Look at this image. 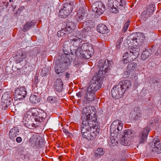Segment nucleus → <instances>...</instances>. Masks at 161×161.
<instances>
[{
  "instance_id": "obj_39",
  "label": "nucleus",
  "mask_w": 161,
  "mask_h": 161,
  "mask_svg": "<svg viewBox=\"0 0 161 161\" xmlns=\"http://www.w3.org/2000/svg\"><path fill=\"white\" fill-rule=\"evenodd\" d=\"M108 4L110 7H112V8H114L115 6L117 7L118 6V4L117 3V2L115 1V0H109Z\"/></svg>"
},
{
  "instance_id": "obj_51",
  "label": "nucleus",
  "mask_w": 161,
  "mask_h": 161,
  "mask_svg": "<svg viewBox=\"0 0 161 161\" xmlns=\"http://www.w3.org/2000/svg\"><path fill=\"white\" fill-rule=\"evenodd\" d=\"M12 0H9V2H12Z\"/></svg>"
},
{
  "instance_id": "obj_4",
  "label": "nucleus",
  "mask_w": 161,
  "mask_h": 161,
  "mask_svg": "<svg viewBox=\"0 0 161 161\" xmlns=\"http://www.w3.org/2000/svg\"><path fill=\"white\" fill-rule=\"evenodd\" d=\"M91 109L93 111L95 109L94 107L92 106H87L83 108L82 110L81 119L91 120L92 122V123H95L97 118L95 115H93V117L92 116L91 117Z\"/></svg>"
},
{
  "instance_id": "obj_14",
  "label": "nucleus",
  "mask_w": 161,
  "mask_h": 161,
  "mask_svg": "<svg viewBox=\"0 0 161 161\" xmlns=\"http://www.w3.org/2000/svg\"><path fill=\"white\" fill-rule=\"evenodd\" d=\"M82 121V124L81 127V133H84L85 131H88L90 132L92 131V128L95 126H99L98 125H89V122H92L88 119H81Z\"/></svg>"
},
{
  "instance_id": "obj_45",
  "label": "nucleus",
  "mask_w": 161,
  "mask_h": 161,
  "mask_svg": "<svg viewBox=\"0 0 161 161\" xmlns=\"http://www.w3.org/2000/svg\"><path fill=\"white\" fill-rule=\"evenodd\" d=\"M22 141V139L20 137H18L16 139V142L18 143L21 142Z\"/></svg>"
},
{
  "instance_id": "obj_17",
  "label": "nucleus",
  "mask_w": 161,
  "mask_h": 161,
  "mask_svg": "<svg viewBox=\"0 0 161 161\" xmlns=\"http://www.w3.org/2000/svg\"><path fill=\"white\" fill-rule=\"evenodd\" d=\"M31 119L27 115L26 113L24 116L22 123L24 126L27 127L31 129V127L35 128L36 125L34 123H32L31 121Z\"/></svg>"
},
{
  "instance_id": "obj_42",
  "label": "nucleus",
  "mask_w": 161,
  "mask_h": 161,
  "mask_svg": "<svg viewBox=\"0 0 161 161\" xmlns=\"http://www.w3.org/2000/svg\"><path fill=\"white\" fill-rule=\"evenodd\" d=\"M130 22L127 21L125 24L123 28V31L124 32H125L128 29L130 25Z\"/></svg>"
},
{
  "instance_id": "obj_52",
  "label": "nucleus",
  "mask_w": 161,
  "mask_h": 161,
  "mask_svg": "<svg viewBox=\"0 0 161 161\" xmlns=\"http://www.w3.org/2000/svg\"><path fill=\"white\" fill-rule=\"evenodd\" d=\"M63 34H63V35L60 34V36H63Z\"/></svg>"
},
{
  "instance_id": "obj_43",
  "label": "nucleus",
  "mask_w": 161,
  "mask_h": 161,
  "mask_svg": "<svg viewBox=\"0 0 161 161\" xmlns=\"http://www.w3.org/2000/svg\"><path fill=\"white\" fill-rule=\"evenodd\" d=\"M63 13H61V10L59 11V15L62 18H66L67 16H69V15H66V14H65V13L66 12L67 13V12L66 11V10L65 11L63 12Z\"/></svg>"
},
{
  "instance_id": "obj_37",
  "label": "nucleus",
  "mask_w": 161,
  "mask_h": 161,
  "mask_svg": "<svg viewBox=\"0 0 161 161\" xmlns=\"http://www.w3.org/2000/svg\"><path fill=\"white\" fill-rule=\"evenodd\" d=\"M85 95V92L83 91H80L76 94V96L79 98V100L82 99L83 103L84 104V96Z\"/></svg>"
},
{
  "instance_id": "obj_41",
  "label": "nucleus",
  "mask_w": 161,
  "mask_h": 161,
  "mask_svg": "<svg viewBox=\"0 0 161 161\" xmlns=\"http://www.w3.org/2000/svg\"><path fill=\"white\" fill-rule=\"evenodd\" d=\"M122 41V39L121 38L119 39L116 42V49H117V50H119L120 49V45Z\"/></svg>"
},
{
  "instance_id": "obj_22",
  "label": "nucleus",
  "mask_w": 161,
  "mask_h": 161,
  "mask_svg": "<svg viewBox=\"0 0 161 161\" xmlns=\"http://www.w3.org/2000/svg\"><path fill=\"white\" fill-rule=\"evenodd\" d=\"M19 130L18 128L17 127H14L10 130L9 132V137L11 140L14 139L16 137Z\"/></svg>"
},
{
  "instance_id": "obj_32",
  "label": "nucleus",
  "mask_w": 161,
  "mask_h": 161,
  "mask_svg": "<svg viewBox=\"0 0 161 161\" xmlns=\"http://www.w3.org/2000/svg\"><path fill=\"white\" fill-rule=\"evenodd\" d=\"M137 67V64L134 62L129 63L127 66V69L128 71H133Z\"/></svg>"
},
{
  "instance_id": "obj_44",
  "label": "nucleus",
  "mask_w": 161,
  "mask_h": 161,
  "mask_svg": "<svg viewBox=\"0 0 161 161\" xmlns=\"http://www.w3.org/2000/svg\"><path fill=\"white\" fill-rule=\"evenodd\" d=\"M66 10V11L67 12V13L66 12L65 13V14H66V15H69L70 13H71V12L72 11H70V10L67 9H65V8H63L62 9H61V13H64L63 12L64 11H65Z\"/></svg>"
},
{
  "instance_id": "obj_13",
  "label": "nucleus",
  "mask_w": 161,
  "mask_h": 161,
  "mask_svg": "<svg viewBox=\"0 0 161 161\" xmlns=\"http://www.w3.org/2000/svg\"><path fill=\"white\" fill-rule=\"evenodd\" d=\"M12 96L10 92H6L3 95L2 98V105L4 106V109H6L8 107V106L10 104L12 99Z\"/></svg>"
},
{
  "instance_id": "obj_24",
  "label": "nucleus",
  "mask_w": 161,
  "mask_h": 161,
  "mask_svg": "<svg viewBox=\"0 0 161 161\" xmlns=\"http://www.w3.org/2000/svg\"><path fill=\"white\" fill-rule=\"evenodd\" d=\"M27 56L26 53L24 52H22L17 54L15 58L16 63H18L22 61L24 59L26 58Z\"/></svg>"
},
{
  "instance_id": "obj_31",
  "label": "nucleus",
  "mask_w": 161,
  "mask_h": 161,
  "mask_svg": "<svg viewBox=\"0 0 161 161\" xmlns=\"http://www.w3.org/2000/svg\"><path fill=\"white\" fill-rule=\"evenodd\" d=\"M75 23L72 22H70L68 23L66 25V27L65 28L64 31H70L71 30H73L75 29Z\"/></svg>"
},
{
  "instance_id": "obj_6",
  "label": "nucleus",
  "mask_w": 161,
  "mask_h": 161,
  "mask_svg": "<svg viewBox=\"0 0 161 161\" xmlns=\"http://www.w3.org/2000/svg\"><path fill=\"white\" fill-rule=\"evenodd\" d=\"M75 36H70L68 38V42L71 43L74 47L77 48L82 42L83 34L80 31H77Z\"/></svg>"
},
{
  "instance_id": "obj_12",
  "label": "nucleus",
  "mask_w": 161,
  "mask_h": 161,
  "mask_svg": "<svg viewBox=\"0 0 161 161\" xmlns=\"http://www.w3.org/2000/svg\"><path fill=\"white\" fill-rule=\"evenodd\" d=\"M124 93V91L120 88L119 84L115 86L111 90V94L112 97L115 98L119 99L121 98Z\"/></svg>"
},
{
  "instance_id": "obj_48",
  "label": "nucleus",
  "mask_w": 161,
  "mask_h": 161,
  "mask_svg": "<svg viewBox=\"0 0 161 161\" xmlns=\"http://www.w3.org/2000/svg\"><path fill=\"white\" fill-rule=\"evenodd\" d=\"M69 74L66 73L65 75L66 76V78H68L69 77Z\"/></svg>"
},
{
  "instance_id": "obj_46",
  "label": "nucleus",
  "mask_w": 161,
  "mask_h": 161,
  "mask_svg": "<svg viewBox=\"0 0 161 161\" xmlns=\"http://www.w3.org/2000/svg\"><path fill=\"white\" fill-rule=\"evenodd\" d=\"M117 2V3L118 4V6H123L122 5V0H115Z\"/></svg>"
},
{
  "instance_id": "obj_28",
  "label": "nucleus",
  "mask_w": 161,
  "mask_h": 161,
  "mask_svg": "<svg viewBox=\"0 0 161 161\" xmlns=\"http://www.w3.org/2000/svg\"><path fill=\"white\" fill-rule=\"evenodd\" d=\"M30 101L32 104H37L40 102V99L38 96L31 95L30 97Z\"/></svg>"
},
{
  "instance_id": "obj_1",
  "label": "nucleus",
  "mask_w": 161,
  "mask_h": 161,
  "mask_svg": "<svg viewBox=\"0 0 161 161\" xmlns=\"http://www.w3.org/2000/svg\"><path fill=\"white\" fill-rule=\"evenodd\" d=\"M98 66L99 69L97 76L94 78L87 88L95 93L101 87L104 75L109 72L111 68V64L108 59L100 60Z\"/></svg>"
},
{
  "instance_id": "obj_18",
  "label": "nucleus",
  "mask_w": 161,
  "mask_h": 161,
  "mask_svg": "<svg viewBox=\"0 0 161 161\" xmlns=\"http://www.w3.org/2000/svg\"><path fill=\"white\" fill-rule=\"evenodd\" d=\"M148 128H145L141 132L138 137L139 143H143L146 139L149 132Z\"/></svg>"
},
{
  "instance_id": "obj_30",
  "label": "nucleus",
  "mask_w": 161,
  "mask_h": 161,
  "mask_svg": "<svg viewBox=\"0 0 161 161\" xmlns=\"http://www.w3.org/2000/svg\"><path fill=\"white\" fill-rule=\"evenodd\" d=\"M35 24L34 22L31 21L27 22L24 25L22 31L24 32H25L26 31L28 30L31 27Z\"/></svg>"
},
{
  "instance_id": "obj_26",
  "label": "nucleus",
  "mask_w": 161,
  "mask_h": 161,
  "mask_svg": "<svg viewBox=\"0 0 161 161\" xmlns=\"http://www.w3.org/2000/svg\"><path fill=\"white\" fill-rule=\"evenodd\" d=\"M151 51L150 49H146L143 50L141 55V58L143 60H145L151 55Z\"/></svg>"
},
{
  "instance_id": "obj_3",
  "label": "nucleus",
  "mask_w": 161,
  "mask_h": 161,
  "mask_svg": "<svg viewBox=\"0 0 161 161\" xmlns=\"http://www.w3.org/2000/svg\"><path fill=\"white\" fill-rule=\"evenodd\" d=\"M136 47H133L130 48V51L125 53L123 56V63L126 64L134 60L138 57L139 54L140 49L137 45L135 44Z\"/></svg>"
},
{
  "instance_id": "obj_9",
  "label": "nucleus",
  "mask_w": 161,
  "mask_h": 161,
  "mask_svg": "<svg viewBox=\"0 0 161 161\" xmlns=\"http://www.w3.org/2000/svg\"><path fill=\"white\" fill-rule=\"evenodd\" d=\"M100 130V126H95L92 128V131L90 132L85 131L84 133H81L82 136L84 138L88 139V138L90 137L91 139H93L98 134Z\"/></svg>"
},
{
  "instance_id": "obj_20",
  "label": "nucleus",
  "mask_w": 161,
  "mask_h": 161,
  "mask_svg": "<svg viewBox=\"0 0 161 161\" xmlns=\"http://www.w3.org/2000/svg\"><path fill=\"white\" fill-rule=\"evenodd\" d=\"M118 84L120 86V88H121L122 90L124 91L125 92L127 89L131 86V82L129 80H126L123 81L119 82Z\"/></svg>"
},
{
  "instance_id": "obj_5",
  "label": "nucleus",
  "mask_w": 161,
  "mask_h": 161,
  "mask_svg": "<svg viewBox=\"0 0 161 161\" xmlns=\"http://www.w3.org/2000/svg\"><path fill=\"white\" fill-rule=\"evenodd\" d=\"M123 124L119 120H115L114 121L111 125L110 131L111 135L114 134L117 137L121 132L123 129Z\"/></svg>"
},
{
  "instance_id": "obj_21",
  "label": "nucleus",
  "mask_w": 161,
  "mask_h": 161,
  "mask_svg": "<svg viewBox=\"0 0 161 161\" xmlns=\"http://www.w3.org/2000/svg\"><path fill=\"white\" fill-rule=\"evenodd\" d=\"M134 39L133 43L136 42L139 44L143 42L145 39V36L143 33L139 32L137 34V35Z\"/></svg>"
},
{
  "instance_id": "obj_15",
  "label": "nucleus",
  "mask_w": 161,
  "mask_h": 161,
  "mask_svg": "<svg viewBox=\"0 0 161 161\" xmlns=\"http://www.w3.org/2000/svg\"><path fill=\"white\" fill-rule=\"evenodd\" d=\"M95 92L90 91L89 90H86L85 92L84 103L85 104H89L91 102L93 101L95 98Z\"/></svg>"
},
{
  "instance_id": "obj_7",
  "label": "nucleus",
  "mask_w": 161,
  "mask_h": 161,
  "mask_svg": "<svg viewBox=\"0 0 161 161\" xmlns=\"http://www.w3.org/2000/svg\"><path fill=\"white\" fill-rule=\"evenodd\" d=\"M151 151L156 152L158 153H161V142L160 141L158 136L155 137L152 143L149 144Z\"/></svg>"
},
{
  "instance_id": "obj_40",
  "label": "nucleus",
  "mask_w": 161,
  "mask_h": 161,
  "mask_svg": "<svg viewBox=\"0 0 161 161\" xmlns=\"http://www.w3.org/2000/svg\"><path fill=\"white\" fill-rule=\"evenodd\" d=\"M67 43V42H65L63 44V49L64 51H69V50L70 49V44H69V45H68Z\"/></svg>"
},
{
  "instance_id": "obj_10",
  "label": "nucleus",
  "mask_w": 161,
  "mask_h": 161,
  "mask_svg": "<svg viewBox=\"0 0 161 161\" xmlns=\"http://www.w3.org/2000/svg\"><path fill=\"white\" fill-rule=\"evenodd\" d=\"M27 93L25 88H18L15 90L14 99L15 100H22L26 97Z\"/></svg>"
},
{
  "instance_id": "obj_35",
  "label": "nucleus",
  "mask_w": 161,
  "mask_h": 161,
  "mask_svg": "<svg viewBox=\"0 0 161 161\" xmlns=\"http://www.w3.org/2000/svg\"><path fill=\"white\" fill-rule=\"evenodd\" d=\"M74 6V3L73 2L70 3H65L64 4V8L65 9H67L70 10V11H72Z\"/></svg>"
},
{
  "instance_id": "obj_38",
  "label": "nucleus",
  "mask_w": 161,
  "mask_h": 161,
  "mask_svg": "<svg viewBox=\"0 0 161 161\" xmlns=\"http://www.w3.org/2000/svg\"><path fill=\"white\" fill-rule=\"evenodd\" d=\"M47 101L50 103L53 104L56 102L57 98L53 96H49L47 98Z\"/></svg>"
},
{
  "instance_id": "obj_47",
  "label": "nucleus",
  "mask_w": 161,
  "mask_h": 161,
  "mask_svg": "<svg viewBox=\"0 0 161 161\" xmlns=\"http://www.w3.org/2000/svg\"><path fill=\"white\" fill-rule=\"evenodd\" d=\"M63 131L64 132L66 135H67L69 133L68 131L66 129H63Z\"/></svg>"
},
{
  "instance_id": "obj_33",
  "label": "nucleus",
  "mask_w": 161,
  "mask_h": 161,
  "mask_svg": "<svg viewBox=\"0 0 161 161\" xmlns=\"http://www.w3.org/2000/svg\"><path fill=\"white\" fill-rule=\"evenodd\" d=\"M104 153V151L102 148H98L95 151V157L98 158L103 155Z\"/></svg>"
},
{
  "instance_id": "obj_23",
  "label": "nucleus",
  "mask_w": 161,
  "mask_h": 161,
  "mask_svg": "<svg viewBox=\"0 0 161 161\" xmlns=\"http://www.w3.org/2000/svg\"><path fill=\"white\" fill-rule=\"evenodd\" d=\"M63 85V82L62 80L60 78L57 79L54 84L55 89L56 91L59 92L62 90Z\"/></svg>"
},
{
  "instance_id": "obj_50",
  "label": "nucleus",
  "mask_w": 161,
  "mask_h": 161,
  "mask_svg": "<svg viewBox=\"0 0 161 161\" xmlns=\"http://www.w3.org/2000/svg\"><path fill=\"white\" fill-rule=\"evenodd\" d=\"M115 11H113L114 13H117L118 12V10H116V8H115Z\"/></svg>"
},
{
  "instance_id": "obj_11",
  "label": "nucleus",
  "mask_w": 161,
  "mask_h": 161,
  "mask_svg": "<svg viewBox=\"0 0 161 161\" xmlns=\"http://www.w3.org/2000/svg\"><path fill=\"white\" fill-rule=\"evenodd\" d=\"M134 135L132 131L130 130H125L124 136L121 138V144L125 146L128 145L130 142L131 138Z\"/></svg>"
},
{
  "instance_id": "obj_53",
  "label": "nucleus",
  "mask_w": 161,
  "mask_h": 161,
  "mask_svg": "<svg viewBox=\"0 0 161 161\" xmlns=\"http://www.w3.org/2000/svg\"><path fill=\"white\" fill-rule=\"evenodd\" d=\"M79 0L80 1V0Z\"/></svg>"
},
{
  "instance_id": "obj_16",
  "label": "nucleus",
  "mask_w": 161,
  "mask_h": 161,
  "mask_svg": "<svg viewBox=\"0 0 161 161\" xmlns=\"http://www.w3.org/2000/svg\"><path fill=\"white\" fill-rule=\"evenodd\" d=\"M155 7L154 4H151L147 6L146 10L142 14L144 19L146 20L153 14Z\"/></svg>"
},
{
  "instance_id": "obj_49",
  "label": "nucleus",
  "mask_w": 161,
  "mask_h": 161,
  "mask_svg": "<svg viewBox=\"0 0 161 161\" xmlns=\"http://www.w3.org/2000/svg\"><path fill=\"white\" fill-rule=\"evenodd\" d=\"M62 32L63 33V30L61 31H58V36H59V34L60 33H61Z\"/></svg>"
},
{
  "instance_id": "obj_8",
  "label": "nucleus",
  "mask_w": 161,
  "mask_h": 161,
  "mask_svg": "<svg viewBox=\"0 0 161 161\" xmlns=\"http://www.w3.org/2000/svg\"><path fill=\"white\" fill-rule=\"evenodd\" d=\"M105 5L103 3L100 1H97L93 4L92 9L93 11L96 13L95 16L98 17L102 14L105 9Z\"/></svg>"
},
{
  "instance_id": "obj_36",
  "label": "nucleus",
  "mask_w": 161,
  "mask_h": 161,
  "mask_svg": "<svg viewBox=\"0 0 161 161\" xmlns=\"http://www.w3.org/2000/svg\"><path fill=\"white\" fill-rule=\"evenodd\" d=\"M78 14L79 15V19H78L79 21H81L84 19H86L87 15V12L86 11L82 12L81 13H80L79 12L78 13Z\"/></svg>"
},
{
  "instance_id": "obj_2",
  "label": "nucleus",
  "mask_w": 161,
  "mask_h": 161,
  "mask_svg": "<svg viewBox=\"0 0 161 161\" xmlns=\"http://www.w3.org/2000/svg\"><path fill=\"white\" fill-rule=\"evenodd\" d=\"M26 113L31 119H34L36 122L42 121L46 116V114L43 110L37 108H33Z\"/></svg>"
},
{
  "instance_id": "obj_27",
  "label": "nucleus",
  "mask_w": 161,
  "mask_h": 161,
  "mask_svg": "<svg viewBox=\"0 0 161 161\" xmlns=\"http://www.w3.org/2000/svg\"><path fill=\"white\" fill-rule=\"evenodd\" d=\"M55 63L56 65L55 68L56 73L58 74L60 73L64 72L65 71V69L60 64H58V63H57L56 61L55 62Z\"/></svg>"
},
{
  "instance_id": "obj_19",
  "label": "nucleus",
  "mask_w": 161,
  "mask_h": 161,
  "mask_svg": "<svg viewBox=\"0 0 161 161\" xmlns=\"http://www.w3.org/2000/svg\"><path fill=\"white\" fill-rule=\"evenodd\" d=\"M97 31L100 33L103 34H107L109 31V30L106 25L101 24L97 25Z\"/></svg>"
},
{
  "instance_id": "obj_34",
  "label": "nucleus",
  "mask_w": 161,
  "mask_h": 161,
  "mask_svg": "<svg viewBox=\"0 0 161 161\" xmlns=\"http://www.w3.org/2000/svg\"><path fill=\"white\" fill-rule=\"evenodd\" d=\"M115 135L114 134V136H112L110 137L109 139L108 140V144L110 146H114L116 145L117 141L116 140L115 138Z\"/></svg>"
},
{
  "instance_id": "obj_29",
  "label": "nucleus",
  "mask_w": 161,
  "mask_h": 161,
  "mask_svg": "<svg viewBox=\"0 0 161 161\" xmlns=\"http://www.w3.org/2000/svg\"><path fill=\"white\" fill-rule=\"evenodd\" d=\"M80 54L83 58L86 59L89 58L93 54L92 50H89L87 51L84 52H83L82 51L81 52V53H80Z\"/></svg>"
},
{
  "instance_id": "obj_25",
  "label": "nucleus",
  "mask_w": 161,
  "mask_h": 161,
  "mask_svg": "<svg viewBox=\"0 0 161 161\" xmlns=\"http://www.w3.org/2000/svg\"><path fill=\"white\" fill-rule=\"evenodd\" d=\"M92 47L90 46L87 45L86 44H83L80 47L77 48V51L79 53H81V52H84L89 50H92Z\"/></svg>"
}]
</instances>
